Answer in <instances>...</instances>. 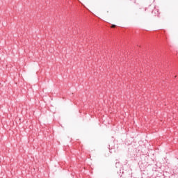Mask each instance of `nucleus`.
<instances>
[{
	"mask_svg": "<svg viewBox=\"0 0 178 178\" xmlns=\"http://www.w3.org/2000/svg\"><path fill=\"white\" fill-rule=\"evenodd\" d=\"M115 27H116V25H115V24H113V25L111 26V28H112V29H113V28H115Z\"/></svg>",
	"mask_w": 178,
	"mask_h": 178,
	"instance_id": "f257e3e1",
	"label": "nucleus"
},
{
	"mask_svg": "<svg viewBox=\"0 0 178 178\" xmlns=\"http://www.w3.org/2000/svg\"><path fill=\"white\" fill-rule=\"evenodd\" d=\"M108 13H109V10H107V11H106V13L105 14L106 16H108Z\"/></svg>",
	"mask_w": 178,
	"mask_h": 178,
	"instance_id": "f03ea898",
	"label": "nucleus"
}]
</instances>
